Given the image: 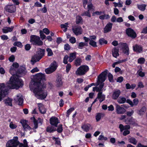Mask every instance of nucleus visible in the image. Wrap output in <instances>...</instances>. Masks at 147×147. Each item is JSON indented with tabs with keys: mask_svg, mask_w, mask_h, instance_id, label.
I'll return each mask as SVG.
<instances>
[{
	"mask_svg": "<svg viewBox=\"0 0 147 147\" xmlns=\"http://www.w3.org/2000/svg\"><path fill=\"white\" fill-rule=\"evenodd\" d=\"M83 22V19L82 17L79 16H77L76 17V22L77 24L80 23H82Z\"/></svg>",
	"mask_w": 147,
	"mask_h": 147,
	"instance_id": "34",
	"label": "nucleus"
},
{
	"mask_svg": "<svg viewBox=\"0 0 147 147\" xmlns=\"http://www.w3.org/2000/svg\"><path fill=\"white\" fill-rule=\"evenodd\" d=\"M110 18V16L109 14H104L99 16V18L101 20H107Z\"/></svg>",
	"mask_w": 147,
	"mask_h": 147,
	"instance_id": "32",
	"label": "nucleus"
},
{
	"mask_svg": "<svg viewBox=\"0 0 147 147\" xmlns=\"http://www.w3.org/2000/svg\"><path fill=\"white\" fill-rule=\"evenodd\" d=\"M112 52L113 56L115 58H116L117 56L119 55V50L118 49L115 47L114 49L112 51Z\"/></svg>",
	"mask_w": 147,
	"mask_h": 147,
	"instance_id": "27",
	"label": "nucleus"
},
{
	"mask_svg": "<svg viewBox=\"0 0 147 147\" xmlns=\"http://www.w3.org/2000/svg\"><path fill=\"white\" fill-rule=\"evenodd\" d=\"M9 60L11 62H13L14 61L15 57L13 55H12L9 58Z\"/></svg>",
	"mask_w": 147,
	"mask_h": 147,
	"instance_id": "64",
	"label": "nucleus"
},
{
	"mask_svg": "<svg viewBox=\"0 0 147 147\" xmlns=\"http://www.w3.org/2000/svg\"><path fill=\"white\" fill-rule=\"evenodd\" d=\"M116 112L118 114H123L125 113L126 110L124 108L121 107L119 105H117L116 106Z\"/></svg>",
	"mask_w": 147,
	"mask_h": 147,
	"instance_id": "17",
	"label": "nucleus"
},
{
	"mask_svg": "<svg viewBox=\"0 0 147 147\" xmlns=\"http://www.w3.org/2000/svg\"><path fill=\"white\" fill-rule=\"evenodd\" d=\"M17 99L18 102V105L20 106L22 105L23 103L24 99L22 97H20L19 96H17Z\"/></svg>",
	"mask_w": 147,
	"mask_h": 147,
	"instance_id": "38",
	"label": "nucleus"
},
{
	"mask_svg": "<svg viewBox=\"0 0 147 147\" xmlns=\"http://www.w3.org/2000/svg\"><path fill=\"white\" fill-rule=\"evenodd\" d=\"M13 45L20 48L22 47L23 45L22 43L20 42H15L13 43Z\"/></svg>",
	"mask_w": 147,
	"mask_h": 147,
	"instance_id": "52",
	"label": "nucleus"
},
{
	"mask_svg": "<svg viewBox=\"0 0 147 147\" xmlns=\"http://www.w3.org/2000/svg\"><path fill=\"white\" fill-rule=\"evenodd\" d=\"M102 13H105L104 11H96L95 12H94L92 13V16H95L96 15H100Z\"/></svg>",
	"mask_w": 147,
	"mask_h": 147,
	"instance_id": "48",
	"label": "nucleus"
},
{
	"mask_svg": "<svg viewBox=\"0 0 147 147\" xmlns=\"http://www.w3.org/2000/svg\"><path fill=\"white\" fill-rule=\"evenodd\" d=\"M12 99L8 97L7 98L4 100L3 102L6 106L12 107L13 106L12 103Z\"/></svg>",
	"mask_w": 147,
	"mask_h": 147,
	"instance_id": "22",
	"label": "nucleus"
},
{
	"mask_svg": "<svg viewBox=\"0 0 147 147\" xmlns=\"http://www.w3.org/2000/svg\"><path fill=\"white\" fill-rule=\"evenodd\" d=\"M146 107L145 106H143L140 109L138 110V113L140 115H143L144 113L146 112Z\"/></svg>",
	"mask_w": 147,
	"mask_h": 147,
	"instance_id": "30",
	"label": "nucleus"
},
{
	"mask_svg": "<svg viewBox=\"0 0 147 147\" xmlns=\"http://www.w3.org/2000/svg\"><path fill=\"white\" fill-rule=\"evenodd\" d=\"M105 98L101 96V95H100V93H98L97 94V97L92 102V104H91V106H92L93 104H94L95 102H96L97 100L98 99L99 100V101L100 103H101L102 101L104 100L105 99Z\"/></svg>",
	"mask_w": 147,
	"mask_h": 147,
	"instance_id": "21",
	"label": "nucleus"
},
{
	"mask_svg": "<svg viewBox=\"0 0 147 147\" xmlns=\"http://www.w3.org/2000/svg\"><path fill=\"white\" fill-rule=\"evenodd\" d=\"M113 24L111 22L108 23L104 28V33L109 32L111 30Z\"/></svg>",
	"mask_w": 147,
	"mask_h": 147,
	"instance_id": "20",
	"label": "nucleus"
},
{
	"mask_svg": "<svg viewBox=\"0 0 147 147\" xmlns=\"http://www.w3.org/2000/svg\"><path fill=\"white\" fill-rule=\"evenodd\" d=\"M146 6V5L145 4L137 5L138 9L142 11H144L145 10Z\"/></svg>",
	"mask_w": 147,
	"mask_h": 147,
	"instance_id": "39",
	"label": "nucleus"
},
{
	"mask_svg": "<svg viewBox=\"0 0 147 147\" xmlns=\"http://www.w3.org/2000/svg\"><path fill=\"white\" fill-rule=\"evenodd\" d=\"M108 80L110 82H114L113 75L109 73L108 74Z\"/></svg>",
	"mask_w": 147,
	"mask_h": 147,
	"instance_id": "49",
	"label": "nucleus"
},
{
	"mask_svg": "<svg viewBox=\"0 0 147 147\" xmlns=\"http://www.w3.org/2000/svg\"><path fill=\"white\" fill-rule=\"evenodd\" d=\"M123 47V52L127 56L129 53V49L127 44L126 43H123L122 44Z\"/></svg>",
	"mask_w": 147,
	"mask_h": 147,
	"instance_id": "16",
	"label": "nucleus"
},
{
	"mask_svg": "<svg viewBox=\"0 0 147 147\" xmlns=\"http://www.w3.org/2000/svg\"><path fill=\"white\" fill-rule=\"evenodd\" d=\"M82 62L80 58L76 59L74 63L76 66H79L81 65Z\"/></svg>",
	"mask_w": 147,
	"mask_h": 147,
	"instance_id": "42",
	"label": "nucleus"
},
{
	"mask_svg": "<svg viewBox=\"0 0 147 147\" xmlns=\"http://www.w3.org/2000/svg\"><path fill=\"white\" fill-rule=\"evenodd\" d=\"M24 127H23L24 130H26V129L29 130H30L32 129L27 124L24 125Z\"/></svg>",
	"mask_w": 147,
	"mask_h": 147,
	"instance_id": "60",
	"label": "nucleus"
},
{
	"mask_svg": "<svg viewBox=\"0 0 147 147\" xmlns=\"http://www.w3.org/2000/svg\"><path fill=\"white\" fill-rule=\"evenodd\" d=\"M39 110L41 114H45L47 111V109L45 108L44 106H41L39 107Z\"/></svg>",
	"mask_w": 147,
	"mask_h": 147,
	"instance_id": "36",
	"label": "nucleus"
},
{
	"mask_svg": "<svg viewBox=\"0 0 147 147\" xmlns=\"http://www.w3.org/2000/svg\"><path fill=\"white\" fill-rule=\"evenodd\" d=\"M24 69L23 67L19 68L16 71V74L17 76H19L20 75H21L24 73Z\"/></svg>",
	"mask_w": 147,
	"mask_h": 147,
	"instance_id": "33",
	"label": "nucleus"
},
{
	"mask_svg": "<svg viewBox=\"0 0 147 147\" xmlns=\"http://www.w3.org/2000/svg\"><path fill=\"white\" fill-rule=\"evenodd\" d=\"M101 114L100 113H98L96 116V121H98L101 118Z\"/></svg>",
	"mask_w": 147,
	"mask_h": 147,
	"instance_id": "57",
	"label": "nucleus"
},
{
	"mask_svg": "<svg viewBox=\"0 0 147 147\" xmlns=\"http://www.w3.org/2000/svg\"><path fill=\"white\" fill-rule=\"evenodd\" d=\"M33 119V123L34 125V127L33 128L34 129H36L38 127V122L37 120L34 117Z\"/></svg>",
	"mask_w": 147,
	"mask_h": 147,
	"instance_id": "51",
	"label": "nucleus"
},
{
	"mask_svg": "<svg viewBox=\"0 0 147 147\" xmlns=\"http://www.w3.org/2000/svg\"><path fill=\"white\" fill-rule=\"evenodd\" d=\"M108 138L107 137H104V136L100 135L99 136L98 138V140H103L105 141H106L107 140Z\"/></svg>",
	"mask_w": 147,
	"mask_h": 147,
	"instance_id": "53",
	"label": "nucleus"
},
{
	"mask_svg": "<svg viewBox=\"0 0 147 147\" xmlns=\"http://www.w3.org/2000/svg\"><path fill=\"white\" fill-rule=\"evenodd\" d=\"M9 84L11 85L10 88L11 89H18L22 87L24 82L22 80L15 76L11 77L9 80Z\"/></svg>",
	"mask_w": 147,
	"mask_h": 147,
	"instance_id": "2",
	"label": "nucleus"
},
{
	"mask_svg": "<svg viewBox=\"0 0 147 147\" xmlns=\"http://www.w3.org/2000/svg\"><path fill=\"white\" fill-rule=\"evenodd\" d=\"M69 42L72 44H74L76 42V40L75 38L72 37H70L69 39Z\"/></svg>",
	"mask_w": 147,
	"mask_h": 147,
	"instance_id": "59",
	"label": "nucleus"
},
{
	"mask_svg": "<svg viewBox=\"0 0 147 147\" xmlns=\"http://www.w3.org/2000/svg\"><path fill=\"white\" fill-rule=\"evenodd\" d=\"M5 84L2 83L0 84V100L1 101L8 94V90L4 89Z\"/></svg>",
	"mask_w": 147,
	"mask_h": 147,
	"instance_id": "6",
	"label": "nucleus"
},
{
	"mask_svg": "<svg viewBox=\"0 0 147 147\" xmlns=\"http://www.w3.org/2000/svg\"><path fill=\"white\" fill-rule=\"evenodd\" d=\"M56 83V86L57 87H60L63 85L62 77L61 76L59 75L57 78Z\"/></svg>",
	"mask_w": 147,
	"mask_h": 147,
	"instance_id": "18",
	"label": "nucleus"
},
{
	"mask_svg": "<svg viewBox=\"0 0 147 147\" xmlns=\"http://www.w3.org/2000/svg\"><path fill=\"white\" fill-rule=\"evenodd\" d=\"M58 65L55 61H54L50 65L49 67L45 69V72L47 74H50L54 72L57 69Z\"/></svg>",
	"mask_w": 147,
	"mask_h": 147,
	"instance_id": "4",
	"label": "nucleus"
},
{
	"mask_svg": "<svg viewBox=\"0 0 147 147\" xmlns=\"http://www.w3.org/2000/svg\"><path fill=\"white\" fill-rule=\"evenodd\" d=\"M46 131L49 133H52L56 131V129L53 126H48L46 128Z\"/></svg>",
	"mask_w": 147,
	"mask_h": 147,
	"instance_id": "31",
	"label": "nucleus"
},
{
	"mask_svg": "<svg viewBox=\"0 0 147 147\" xmlns=\"http://www.w3.org/2000/svg\"><path fill=\"white\" fill-rule=\"evenodd\" d=\"M40 36L42 39V40H43L45 39L46 38V36L45 35L42 31L40 30Z\"/></svg>",
	"mask_w": 147,
	"mask_h": 147,
	"instance_id": "56",
	"label": "nucleus"
},
{
	"mask_svg": "<svg viewBox=\"0 0 147 147\" xmlns=\"http://www.w3.org/2000/svg\"><path fill=\"white\" fill-rule=\"evenodd\" d=\"M69 58V56L67 55H66L64 57L63 62L65 64H66L68 63L67 60Z\"/></svg>",
	"mask_w": 147,
	"mask_h": 147,
	"instance_id": "54",
	"label": "nucleus"
},
{
	"mask_svg": "<svg viewBox=\"0 0 147 147\" xmlns=\"http://www.w3.org/2000/svg\"><path fill=\"white\" fill-rule=\"evenodd\" d=\"M93 7V5L91 3L90 4H88L87 5V11H85L83 13H82L81 14V16H87L90 18L91 17V15L90 11L92 10H94Z\"/></svg>",
	"mask_w": 147,
	"mask_h": 147,
	"instance_id": "8",
	"label": "nucleus"
},
{
	"mask_svg": "<svg viewBox=\"0 0 147 147\" xmlns=\"http://www.w3.org/2000/svg\"><path fill=\"white\" fill-rule=\"evenodd\" d=\"M121 94V92L119 90H115L112 94V98L114 100H117Z\"/></svg>",
	"mask_w": 147,
	"mask_h": 147,
	"instance_id": "15",
	"label": "nucleus"
},
{
	"mask_svg": "<svg viewBox=\"0 0 147 147\" xmlns=\"http://www.w3.org/2000/svg\"><path fill=\"white\" fill-rule=\"evenodd\" d=\"M46 51L47 52L48 56H51L53 55V53L51 49L47 48L46 49Z\"/></svg>",
	"mask_w": 147,
	"mask_h": 147,
	"instance_id": "46",
	"label": "nucleus"
},
{
	"mask_svg": "<svg viewBox=\"0 0 147 147\" xmlns=\"http://www.w3.org/2000/svg\"><path fill=\"white\" fill-rule=\"evenodd\" d=\"M84 46V42H81L79 43L78 45V48L79 49H83Z\"/></svg>",
	"mask_w": 147,
	"mask_h": 147,
	"instance_id": "55",
	"label": "nucleus"
},
{
	"mask_svg": "<svg viewBox=\"0 0 147 147\" xmlns=\"http://www.w3.org/2000/svg\"><path fill=\"white\" fill-rule=\"evenodd\" d=\"M49 122L51 125L55 127H57L58 124L60 123L58 118L55 116H53L50 118Z\"/></svg>",
	"mask_w": 147,
	"mask_h": 147,
	"instance_id": "11",
	"label": "nucleus"
},
{
	"mask_svg": "<svg viewBox=\"0 0 147 147\" xmlns=\"http://www.w3.org/2000/svg\"><path fill=\"white\" fill-rule=\"evenodd\" d=\"M13 28L14 27L13 26H11V27H6L2 29V32L4 33H7L8 32H11L13 31Z\"/></svg>",
	"mask_w": 147,
	"mask_h": 147,
	"instance_id": "24",
	"label": "nucleus"
},
{
	"mask_svg": "<svg viewBox=\"0 0 147 147\" xmlns=\"http://www.w3.org/2000/svg\"><path fill=\"white\" fill-rule=\"evenodd\" d=\"M66 66V72L68 73L71 67V65L70 63H67Z\"/></svg>",
	"mask_w": 147,
	"mask_h": 147,
	"instance_id": "58",
	"label": "nucleus"
},
{
	"mask_svg": "<svg viewBox=\"0 0 147 147\" xmlns=\"http://www.w3.org/2000/svg\"><path fill=\"white\" fill-rule=\"evenodd\" d=\"M126 33L127 35L133 39L135 38L137 36L136 32L131 28H129L126 30Z\"/></svg>",
	"mask_w": 147,
	"mask_h": 147,
	"instance_id": "9",
	"label": "nucleus"
},
{
	"mask_svg": "<svg viewBox=\"0 0 147 147\" xmlns=\"http://www.w3.org/2000/svg\"><path fill=\"white\" fill-rule=\"evenodd\" d=\"M133 50L137 53H142L143 51V47L141 45L136 44L133 46Z\"/></svg>",
	"mask_w": 147,
	"mask_h": 147,
	"instance_id": "12",
	"label": "nucleus"
},
{
	"mask_svg": "<svg viewBox=\"0 0 147 147\" xmlns=\"http://www.w3.org/2000/svg\"><path fill=\"white\" fill-rule=\"evenodd\" d=\"M14 138L16 140L11 139L8 141L6 144V147H17L19 143V141L18 140V137L16 136Z\"/></svg>",
	"mask_w": 147,
	"mask_h": 147,
	"instance_id": "7",
	"label": "nucleus"
},
{
	"mask_svg": "<svg viewBox=\"0 0 147 147\" xmlns=\"http://www.w3.org/2000/svg\"><path fill=\"white\" fill-rule=\"evenodd\" d=\"M99 44L100 45H103L104 44H107L108 41L105 40L104 38H101L100 39L98 40Z\"/></svg>",
	"mask_w": 147,
	"mask_h": 147,
	"instance_id": "37",
	"label": "nucleus"
},
{
	"mask_svg": "<svg viewBox=\"0 0 147 147\" xmlns=\"http://www.w3.org/2000/svg\"><path fill=\"white\" fill-rule=\"evenodd\" d=\"M74 110V108L73 107H71L66 112V116L67 117H69V115Z\"/></svg>",
	"mask_w": 147,
	"mask_h": 147,
	"instance_id": "47",
	"label": "nucleus"
},
{
	"mask_svg": "<svg viewBox=\"0 0 147 147\" xmlns=\"http://www.w3.org/2000/svg\"><path fill=\"white\" fill-rule=\"evenodd\" d=\"M88 66L86 65L80 66L76 71V74L77 75L82 76L85 74L89 70Z\"/></svg>",
	"mask_w": 147,
	"mask_h": 147,
	"instance_id": "5",
	"label": "nucleus"
},
{
	"mask_svg": "<svg viewBox=\"0 0 147 147\" xmlns=\"http://www.w3.org/2000/svg\"><path fill=\"white\" fill-rule=\"evenodd\" d=\"M30 42L33 45L37 46H41L43 44V42L40 40V37L34 35H32L30 36Z\"/></svg>",
	"mask_w": 147,
	"mask_h": 147,
	"instance_id": "3",
	"label": "nucleus"
},
{
	"mask_svg": "<svg viewBox=\"0 0 147 147\" xmlns=\"http://www.w3.org/2000/svg\"><path fill=\"white\" fill-rule=\"evenodd\" d=\"M73 33L77 36L82 34V27L80 26H76L74 28H72Z\"/></svg>",
	"mask_w": 147,
	"mask_h": 147,
	"instance_id": "13",
	"label": "nucleus"
},
{
	"mask_svg": "<svg viewBox=\"0 0 147 147\" xmlns=\"http://www.w3.org/2000/svg\"><path fill=\"white\" fill-rule=\"evenodd\" d=\"M108 70L107 69L105 70L104 71L102 72L98 77V82H104L106 78Z\"/></svg>",
	"mask_w": 147,
	"mask_h": 147,
	"instance_id": "10",
	"label": "nucleus"
},
{
	"mask_svg": "<svg viewBox=\"0 0 147 147\" xmlns=\"http://www.w3.org/2000/svg\"><path fill=\"white\" fill-rule=\"evenodd\" d=\"M125 122L126 124L130 125H134L136 124L135 120L132 117L127 118L126 119Z\"/></svg>",
	"mask_w": 147,
	"mask_h": 147,
	"instance_id": "23",
	"label": "nucleus"
},
{
	"mask_svg": "<svg viewBox=\"0 0 147 147\" xmlns=\"http://www.w3.org/2000/svg\"><path fill=\"white\" fill-rule=\"evenodd\" d=\"M39 50L37 51V54L42 58L45 55V49L40 48H39Z\"/></svg>",
	"mask_w": 147,
	"mask_h": 147,
	"instance_id": "26",
	"label": "nucleus"
},
{
	"mask_svg": "<svg viewBox=\"0 0 147 147\" xmlns=\"http://www.w3.org/2000/svg\"><path fill=\"white\" fill-rule=\"evenodd\" d=\"M70 47L68 44H66L64 45V49L65 50L68 51L70 49Z\"/></svg>",
	"mask_w": 147,
	"mask_h": 147,
	"instance_id": "62",
	"label": "nucleus"
},
{
	"mask_svg": "<svg viewBox=\"0 0 147 147\" xmlns=\"http://www.w3.org/2000/svg\"><path fill=\"white\" fill-rule=\"evenodd\" d=\"M31 48V46L30 44H27L25 46V49L26 51H29Z\"/></svg>",
	"mask_w": 147,
	"mask_h": 147,
	"instance_id": "61",
	"label": "nucleus"
},
{
	"mask_svg": "<svg viewBox=\"0 0 147 147\" xmlns=\"http://www.w3.org/2000/svg\"><path fill=\"white\" fill-rule=\"evenodd\" d=\"M5 9L7 11L10 13H13L16 11V7L13 5H7L5 7Z\"/></svg>",
	"mask_w": 147,
	"mask_h": 147,
	"instance_id": "14",
	"label": "nucleus"
},
{
	"mask_svg": "<svg viewBox=\"0 0 147 147\" xmlns=\"http://www.w3.org/2000/svg\"><path fill=\"white\" fill-rule=\"evenodd\" d=\"M96 88H97L96 92H98V93H100V95H101V96L105 98V95L102 94V90L100 89V88L96 86Z\"/></svg>",
	"mask_w": 147,
	"mask_h": 147,
	"instance_id": "50",
	"label": "nucleus"
},
{
	"mask_svg": "<svg viewBox=\"0 0 147 147\" xmlns=\"http://www.w3.org/2000/svg\"><path fill=\"white\" fill-rule=\"evenodd\" d=\"M119 128L120 131L122 132L124 130H128L129 129L130 127L129 125H126L124 126L122 124H120L119 125Z\"/></svg>",
	"mask_w": 147,
	"mask_h": 147,
	"instance_id": "25",
	"label": "nucleus"
},
{
	"mask_svg": "<svg viewBox=\"0 0 147 147\" xmlns=\"http://www.w3.org/2000/svg\"><path fill=\"white\" fill-rule=\"evenodd\" d=\"M145 61V59L144 57H140L138 60V63L141 64H144Z\"/></svg>",
	"mask_w": 147,
	"mask_h": 147,
	"instance_id": "45",
	"label": "nucleus"
},
{
	"mask_svg": "<svg viewBox=\"0 0 147 147\" xmlns=\"http://www.w3.org/2000/svg\"><path fill=\"white\" fill-rule=\"evenodd\" d=\"M45 75L41 73H37L34 76V78L30 82L29 86L30 89L33 90L35 96L38 99L43 100L46 98L47 94L43 91L45 87L43 82L45 81Z\"/></svg>",
	"mask_w": 147,
	"mask_h": 147,
	"instance_id": "1",
	"label": "nucleus"
},
{
	"mask_svg": "<svg viewBox=\"0 0 147 147\" xmlns=\"http://www.w3.org/2000/svg\"><path fill=\"white\" fill-rule=\"evenodd\" d=\"M76 52L70 53L69 57V59L68 60L69 62H72L75 59L76 56Z\"/></svg>",
	"mask_w": 147,
	"mask_h": 147,
	"instance_id": "28",
	"label": "nucleus"
},
{
	"mask_svg": "<svg viewBox=\"0 0 147 147\" xmlns=\"http://www.w3.org/2000/svg\"><path fill=\"white\" fill-rule=\"evenodd\" d=\"M42 58L37 54L34 55L32 58L31 60V63L32 65H33L36 62L39 61Z\"/></svg>",
	"mask_w": 147,
	"mask_h": 147,
	"instance_id": "19",
	"label": "nucleus"
},
{
	"mask_svg": "<svg viewBox=\"0 0 147 147\" xmlns=\"http://www.w3.org/2000/svg\"><path fill=\"white\" fill-rule=\"evenodd\" d=\"M129 142L134 144H136L137 141L136 140V139L134 138L131 137L129 139Z\"/></svg>",
	"mask_w": 147,
	"mask_h": 147,
	"instance_id": "43",
	"label": "nucleus"
},
{
	"mask_svg": "<svg viewBox=\"0 0 147 147\" xmlns=\"http://www.w3.org/2000/svg\"><path fill=\"white\" fill-rule=\"evenodd\" d=\"M89 44L94 47H97L96 42L92 40H90Z\"/></svg>",
	"mask_w": 147,
	"mask_h": 147,
	"instance_id": "44",
	"label": "nucleus"
},
{
	"mask_svg": "<svg viewBox=\"0 0 147 147\" xmlns=\"http://www.w3.org/2000/svg\"><path fill=\"white\" fill-rule=\"evenodd\" d=\"M126 101V99L124 97H120L117 100L119 103L123 104Z\"/></svg>",
	"mask_w": 147,
	"mask_h": 147,
	"instance_id": "35",
	"label": "nucleus"
},
{
	"mask_svg": "<svg viewBox=\"0 0 147 147\" xmlns=\"http://www.w3.org/2000/svg\"><path fill=\"white\" fill-rule=\"evenodd\" d=\"M16 69L13 67H12L11 66L10 67L9 69V72L11 74L13 75V76L15 74H16Z\"/></svg>",
	"mask_w": 147,
	"mask_h": 147,
	"instance_id": "40",
	"label": "nucleus"
},
{
	"mask_svg": "<svg viewBox=\"0 0 147 147\" xmlns=\"http://www.w3.org/2000/svg\"><path fill=\"white\" fill-rule=\"evenodd\" d=\"M123 80V78L122 76L118 77L117 80V82L121 83Z\"/></svg>",
	"mask_w": 147,
	"mask_h": 147,
	"instance_id": "63",
	"label": "nucleus"
},
{
	"mask_svg": "<svg viewBox=\"0 0 147 147\" xmlns=\"http://www.w3.org/2000/svg\"><path fill=\"white\" fill-rule=\"evenodd\" d=\"M62 126V124H59L58 125H57V128L56 129V131L58 133H61L63 131V129Z\"/></svg>",
	"mask_w": 147,
	"mask_h": 147,
	"instance_id": "41",
	"label": "nucleus"
},
{
	"mask_svg": "<svg viewBox=\"0 0 147 147\" xmlns=\"http://www.w3.org/2000/svg\"><path fill=\"white\" fill-rule=\"evenodd\" d=\"M91 126L90 124L89 123H87L82 125V128L84 131L87 132L89 131Z\"/></svg>",
	"mask_w": 147,
	"mask_h": 147,
	"instance_id": "29",
	"label": "nucleus"
}]
</instances>
